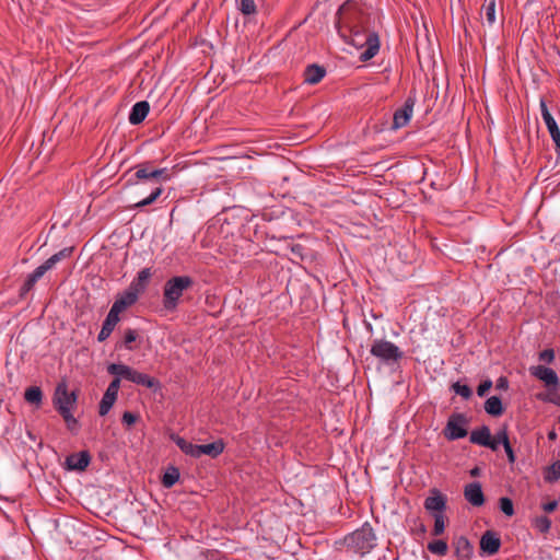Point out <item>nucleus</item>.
Instances as JSON below:
<instances>
[{
	"instance_id": "obj_1",
	"label": "nucleus",
	"mask_w": 560,
	"mask_h": 560,
	"mask_svg": "<svg viewBox=\"0 0 560 560\" xmlns=\"http://www.w3.org/2000/svg\"><path fill=\"white\" fill-rule=\"evenodd\" d=\"M368 14L353 0L343 2L336 13V28L340 37L358 49L365 50L360 55L361 61L372 59L380 51L381 40L376 32L366 27Z\"/></svg>"
},
{
	"instance_id": "obj_2",
	"label": "nucleus",
	"mask_w": 560,
	"mask_h": 560,
	"mask_svg": "<svg viewBox=\"0 0 560 560\" xmlns=\"http://www.w3.org/2000/svg\"><path fill=\"white\" fill-rule=\"evenodd\" d=\"M135 177L138 180H149L156 186L152 189L151 194L136 202L131 208H143L152 205L163 192L162 183L171 179V173L167 168H156L153 162L147 161L135 166Z\"/></svg>"
},
{
	"instance_id": "obj_3",
	"label": "nucleus",
	"mask_w": 560,
	"mask_h": 560,
	"mask_svg": "<svg viewBox=\"0 0 560 560\" xmlns=\"http://www.w3.org/2000/svg\"><path fill=\"white\" fill-rule=\"evenodd\" d=\"M338 544L337 541L336 545ZM340 544L347 551L363 556L376 546V536L373 528L365 523L361 528L347 535Z\"/></svg>"
},
{
	"instance_id": "obj_4",
	"label": "nucleus",
	"mask_w": 560,
	"mask_h": 560,
	"mask_svg": "<svg viewBox=\"0 0 560 560\" xmlns=\"http://www.w3.org/2000/svg\"><path fill=\"white\" fill-rule=\"evenodd\" d=\"M194 279L189 276H176L168 279L163 288V306L167 311L176 310L184 291L192 288Z\"/></svg>"
},
{
	"instance_id": "obj_5",
	"label": "nucleus",
	"mask_w": 560,
	"mask_h": 560,
	"mask_svg": "<svg viewBox=\"0 0 560 560\" xmlns=\"http://www.w3.org/2000/svg\"><path fill=\"white\" fill-rule=\"evenodd\" d=\"M107 372L115 376L130 381L137 385L151 388L154 392L161 388V383L158 378L152 377L145 373H141L129 365L122 363H112L107 366Z\"/></svg>"
},
{
	"instance_id": "obj_6",
	"label": "nucleus",
	"mask_w": 560,
	"mask_h": 560,
	"mask_svg": "<svg viewBox=\"0 0 560 560\" xmlns=\"http://www.w3.org/2000/svg\"><path fill=\"white\" fill-rule=\"evenodd\" d=\"M73 252L72 247H65L58 253L54 254L51 257H49L45 262H43L40 266H38L32 273L27 276L24 283L20 288V298L23 299L26 296V294L34 288L36 282L47 272L50 270L57 262H59L62 259L69 258Z\"/></svg>"
},
{
	"instance_id": "obj_7",
	"label": "nucleus",
	"mask_w": 560,
	"mask_h": 560,
	"mask_svg": "<svg viewBox=\"0 0 560 560\" xmlns=\"http://www.w3.org/2000/svg\"><path fill=\"white\" fill-rule=\"evenodd\" d=\"M77 400L78 390L69 392L65 381L57 384L52 397V405L59 415L62 413V408H68L69 411H72L77 405Z\"/></svg>"
},
{
	"instance_id": "obj_8",
	"label": "nucleus",
	"mask_w": 560,
	"mask_h": 560,
	"mask_svg": "<svg viewBox=\"0 0 560 560\" xmlns=\"http://www.w3.org/2000/svg\"><path fill=\"white\" fill-rule=\"evenodd\" d=\"M468 418L464 413L451 415L444 428V436L450 441L465 438L468 433Z\"/></svg>"
},
{
	"instance_id": "obj_9",
	"label": "nucleus",
	"mask_w": 560,
	"mask_h": 560,
	"mask_svg": "<svg viewBox=\"0 0 560 560\" xmlns=\"http://www.w3.org/2000/svg\"><path fill=\"white\" fill-rule=\"evenodd\" d=\"M416 104L415 94H410L404 104L394 112L392 129L398 130L407 126L413 115V107Z\"/></svg>"
},
{
	"instance_id": "obj_10",
	"label": "nucleus",
	"mask_w": 560,
	"mask_h": 560,
	"mask_svg": "<svg viewBox=\"0 0 560 560\" xmlns=\"http://www.w3.org/2000/svg\"><path fill=\"white\" fill-rule=\"evenodd\" d=\"M540 113L542 120L550 133V137L552 141L555 142L557 148H560V128L556 121V119L550 114L546 101L544 98H540L539 102Z\"/></svg>"
},
{
	"instance_id": "obj_11",
	"label": "nucleus",
	"mask_w": 560,
	"mask_h": 560,
	"mask_svg": "<svg viewBox=\"0 0 560 560\" xmlns=\"http://www.w3.org/2000/svg\"><path fill=\"white\" fill-rule=\"evenodd\" d=\"M529 373L532 376L544 382L545 385L548 387H553L555 389H557L559 386V377L557 373L550 368L544 365L530 366Z\"/></svg>"
},
{
	"instance_id": "obj_12",
	"label": "nucleus",
	"mask_w": 560,
	"mask_h": 560,
	"mask_svg": "<svg viewBox=\"0 0 560 560\" xmlns=\"http://www.w3.org/2000/svg\"><path fill=\"white\" fill-rule=\"evenodd\" d=\"M91 463L89 451L72 453L66 457L65 467L68 470L84 471Z\"/></svg>"
},
{
	"instance_id": "obj_13",
	"label": "nucleus",
	"mask_w": 560,
	"mask_h": 560,
	"mask_svg": "<svg viewBox=\"0 0 560 560\" xmlns=\"http://www.w3.org/2000/svg\"><path fill=\"white\" fill-rule=\"evenodd\" d=\"M424 509L433 515L444 514L446 498L439 490L433 489L431 495L424 500Z\"/></svg>"
},
{
	"instance_id": "obj_14",
	"label": "nucleus",
	"mask_w": 560,
	"mask_h": 560,
	"mask_svg": "<svg viewBox=\"0 0 560 560\" xmlns=\"http://www.w3.org/2000/svg\"><path fill=\"white\" fill-rule=\"evenodd\" d=\"M465 499L474 506H480L485 503V495L479 482H471L465 487Z\"/></svg>"
},
{
	"instance_id": "obj_15",
	"label": "nucleus",
	"mask_w": 560,
	"mask_h": 560,
	"mask_svg": "<svg viewBox=\"0 0 560 560\" xmlns=\"http://www.w3.org/2000/svg\"><path fill=\"white\" fill-rule=\"evenodd\" d=\"M225 444L222 440H217L209 444H200L197 445V454L196 458L201 457L202 455H208L211 458H217L224 451Z\"/></svg>"
},
{
	"instance_id": "obj_16",
	"label": "nucleus",
	"mask_w": 560,
	"mask_h": 560,
	"mask_svg": "<svg viewBox=\"0 0 560 560\" xmlns=\"http://www.w3.org/2000/svg\"><path fill=\"white\" fill-rule=\"evenodd\" d=\"M138 298L139 296H137L135 292H131L127 289L124 291V293L116 296V300L110 308L120 314L128 307L132 306L138 301Z\"/></svg>"
},
{
	"instance_id": "obj_17",
	"label": "nucleus",
	"mask_w": 560,
	"mask_h": 560,
	"mask_svg": "<svg viewBox=\"0 0 560 560\" xmlns=\"http://www.w3.org/2000/svg\"><path fill=\"white\" fill-rule=\"evenodd\" d=\"M501 540L493 532H486L480 539V548L488 555H494L499 551Z\"/></svg>"
},
{
	"instance_id": "obj_18",
	"label": "nucleus",
	"mask_w": 560,
	"mask_h": 560,
	"mask_svg": "<svg viewBox=\"0 0 560 560\" xmlns=\"http://www.w3.org/2000/svg\"><path fill=\"white\" fill-rule=\"evenodd\" d=\"M151 276V269L143 268L141 271L138 272V276L131 281L128 290L135 292L136 295L139 296V294L144 292V290L147 289Z\"/></svg>"
},
{
	"instance_id": "obj_19",
	"label": "nucleus",
	"mask_w": 560,
	"mask_h": 560,
	"mask_svg": "<svg viewBox=\"0 0 560 560\" xmlns=\"http://www.w3.org/2000/svg\"><path fill=\"white\" fill-rule=\"evenodd\" d=\"M325 74L326 69L323 66L316 63L308 65L303 73L304 82L312 85L317 84L323 80Z\"/></svg>"
},
{
	"instance_id": "obj_20",
	"label": "nucleus",
	"mask_w": 560,
	"mask_h": 560,
	"mask_svg": "<svg viewBox=\"0 0 560 560\" xmlns=\"http://www.w3.org/2000/svg\"><path fill=\"white\" fill-rule=\"evenodd\" d=\"M150 110V105L147 101H141L136 103L129 114V122L131 125L141 124L145 117L148 116Z\"/></svg>"
},
{
	"instance_id": "obj_21",
	"label": "nucleus",
	"mask_w": 560,
	"mask_h": 560,
	"mask_svg": "<svg viewBox=\"0 0 560 560\" xmlns=\"http://www.w3.org/2000/svg\"><path fill=\"white\" fill-rule=\"evenodd\" d=\"M490 436V429L487 425H481L470 432L469 441L472 444L485 446L489 444Z\"/></svg>"
},
{
	"instance_id": "obj_22",
	"label": "nucleus",
	"mask_w": 560,
	"mask_h": 560,
	"mask_svg": "<svg viewBox=\"0 0 560 560\" xmlns=\"http://www.w3.org/2000/svg\"><path fill=\"white\" fill-rule=\"evenodd\" d=\"M171 439L183 453L196 458L198 444H192L191 442H188L187 440L177 434H172Z\"/></svg>"
},
{
	"instance_id": "obj_23",
	"label": "nucleus",
	"mask_w": 560,
	"mask_h": 560,
	"mask_svg": "<svg viewBox=\"0 0 560 560\" xmlns=\"http://www.w3.org/2000/svg\"><path fill=\"white\" fill-rule=\"evenodd\" d=\"M485 410L487 413L498 417L503 412L502 401L498 396L489 397L485 402Z\"/></svg>"
},
{
	"instance_id": "obj_24",
	"label": "nucleus",
	"mask_w": 560,
	"mask_h": 560,
	"mask_svg": "<svg viewBox=\"0 0 560 560\" xmlns=\"http://www.w3.org/2000/svg\"><path fill=\"white\" fill-rule=\"evenodd\" d=\"M24 399L32 405L40 406L43 401V392L38 386H31L24 393Z\"/></svg>"
},
{
	"instance_id": "obj_25",
	"label": "nucleus",
	"mask_w": 560,
	"mask_h": 560,
	"mask_svg": "<svg viewBox=\"0 0 560 560\" xmlns=\"http://www.w3.org/2000/svg\"><path fill=\"white\" fill-rule=\"evenodd\" d=\"M179 469L175 466H170L162 477V485L165 488H172L179 479Z\"/></svg>"
},
{
	"instance_id": "obj_26",
	"label": "nucleus",
	"mask_w": 560,
	"mask_h": 560,
	"mask_svg": "<svg viewBox=\"0 0 560 560\" xmlns=\"http://www.w3.org/2000/svg\"><path fill=\"white\" fill-rule=\"evenodd\" d=\"M482 16L489 26H492L497 21L495 14V0H485Z\"/></svg>"
},
{
	"instance_id": "obj_27",
	"label": "nucleus",
	"mask_w": 560,
	"mask_h": 560,
	"mask_svg": "<svg viewBox=\"0 0 560 560\" xmlns=\"http://www.w3.org/2000/svg\"><path fill=\"white\" fill-rule=\"evenodd\" d=\"M456 555L463 559H466L470 556L472 551V547L467 538L460 537L457 539L456 545Z\"/></svg>"
},
{
	"instance_id": "obj_28",
	"label": "nucleus",
	"mask_w": 560,
	"mask_h": 560,
	"mask_svg": "<svg viewBox=\"0 0 560 560\" xmlns=\"http://www.w3.org/2000/svg\"><path fill=\"white\" fill-rule=\"evenodd\" d=\"M117 397L107 393H104L98 407L100 416H106L112 407L114 406Z\"/></svg>"
},
{
	"instance_id": "obj_29",
	"label": "nucleus",
	"mask_w": 560,
	"mask_h": 560,
	"mask_svg": "<svg viewBox=\"0 0 560 560\" xmlns=\"http://www.w3.org/2000/svg\"><path fill=\"white\" fill-rule=\"evenodd\" d=\"M372 355L378 359V363L376 364V369H380L381 363L385 361V340H376L371 349Z\"/></svg>"
},
{
	"instance_id": "obj_30",
	"label": "nucleus",
	"mask_w": 560,
	"mask_h": 560,
	"mask_svg": "<svg viewBox=\"0 0 560 560\" xmlns=\"http://www.w3.org/2000/svg\"><path fill=\"white\" fill-rule=\"evenodd\" d=\"M447 544L442 539L433 540L428 544V550L436 556L443 557L447 553Z\"/></svg>"
},
{
	"instance_id": "obj_31",
	"label": "nucleus",
	"mask_w": 560,
	"mask_h": 560,
	"mask_svg": "<svg viewBox=\"0 0 560 560\" xmlns=\"http://www.w3.org/2000/svg\"><path fill=\"white\" fill-rule=\"evenodd\" d=\"M236 3L243 15H254L257 12L255 0H236Z\"/></svg>"
},
{
	"instance_id": "obj_32",
	"label": "nucleus",
	"mask_w": 560,
	"mask_h": 560,
	"mask_svg": "<svg viewBox=\"0 0 560 560\" xmlns=\"http://www.w3.org/2000/svg\"><path fill=\"white\" fill-rule=\"evenodd\" d=\"M402 358V351L394 343L387 341V366L396 364Z\"/></svg>"
},
{
	"instance_id": "obj_33",
	"label": "nucleus",
	"mask_w": 560,
	"mask_h": 560,
	"mask_svg": "<svg viewBox=\"0 0 560 560\" xmlns=\"http://www.w3.org/2000/svg\"><path fill=\"white\" fill-rule=\"evenodd\" d=\"M544 478L547 482H555L560 478V460L547 467Z\"/></svg>"
},
{
	"instance_id": "obj_34",
	"label": "nucleus",
	"mask_w": 560,
	"mask_h": 560,
	"mask_svg": "<svg viewBox=\"0 0 560 560\" xmlns=\"http://www.w3.org/2000/svg\"><path fill=\"white\" fill-rule=\"evenodd\" d=\"M139 334L137 330L128 328L124 332V346L127 350H135L137 347L132 346V343L138 339Z\"/></svg>"
},
{
	"instance_id": "obj_35",
	"label": "nucleus",
	"mask_w": 560,
	"mask_h": 560,
	"mask_svg": "<svg viewBox=\"0 0 560 560\" xmlns=\"http://www.w3.org/2000/svg\"><path fill=\"white\" fill-rule=\"evenodd\" d=\"M434 518V526H433V535L440 536L445 530V515L444 514H436L433 515Z\"/></svg>"
},
{
	"instance_id": "obj_36",
	"label": "nucleus",
	"mask_w": 560,
	"mask_h": 560,
	"mask_svg": "<svg viewBox=\"0 0 560 560\" xmlns=\"http://www.w3.org/2000/svg\"><path fill=\"white\" fill-rule=\"evenodd\" d=\"M119 320H120L119 313H117L116 311H113L110 308L105 320L103 322V325L109 327V329H112L114 331V329H115L116 325L119 323Z\"/></svg>"
},
{
	"instance_id": "obj_37",
	"label": "nucleus",
	"mask_w": 560,
	"mask_h": 560,
	"mask_svg": "<svg viewBox=\"0 0 560 560\" xmlns=\"http://www.w3.org/2000/svg\"><path fill=\"white\" fill-rule=\"evenodd\" d=\"M60 416L65 420L69 430L72 431L78 427V420L73 417L72 411H69L68 408H62V413Z\"/></svg>"
},
{
	"instance_id": "obj_38",
	"label": "nucleus",
	"mask_w": 560,
	"mask_h": 560,
	"mask_svg": "<svg viewBox=\"0 0 560 560\" xmlns=\"http://www.w3.org/2000/svg\"><path fill=\"white\" fill-rule=\"evenodd\" d=\"M452 387H453V390H454L457 395L462 396V397H463V398H465V399L470 398V396H471V394H472V392H471V389H470V387H469L468 385H466V384H462V383H459V382H456L455 384H453V386H452Z\"/></svg>"
},
{
	"instance_id": "obj_39",
	"label": "nucleus",
	"mask_w": 560,
	"mask_h": 560,
	"mask_svg": "<svg viewBox=\"0 0 560 560\" xmlns=\"http://www.w3.org/2000/svg\"><path fill=\"white\" fill-rule=\"evenodd\" d=\"M500 510L506 515L512 516L514 514V506L511 499L503 497L499 501Z\"/></svg>"
},
{
	"instance_id": "obj_40",
	"label": "nucleus",
	"mask_w": 560,
	"mask_h": 560,
	"mask_svg": "<svg viewBox=\"0 0 560 560\" xmlns=\"http://www.w3.org/2000/svg\"><path fill=\"white\" fill-rule=\"evenodd\" d=\"M535 526L541 533H547L550 529L551 522L547 516H539L535 520Z\"/></svg>"
},
{
	"instance_id": "obj_41",
	"label": "nucleus",
	"mask_w": 560,
	"mask_h": 560,
	"mask_svg": "<svg viewBox=\"0 0 560 560\" xmlns=\"http://www.w3.org/2000/svg\"><path fill=\"white\" fill-rule=\"evenodd\" d=\"M120 377L121 376H116L108 385L107 389L105 390V393L107 394H110V395H114V396H118V392H119V388H120Z\"/></svg>"
},
{
	"instance_id": "obj_42",
	"label": "nucleus",
	"mask_w": 560,
	"mask_h": 560,
	"mask_svg": "<svg viewBox=\"0 0 560 560\" xmlns=\"http://www.w3.org/2000/svg\"><path fill=\"white\" fill-rule=\"evenodd\" d=\"M304 250H305V247L301 244H293L290 246V252L292 254V259L294 258H299V259H303L304 258Z\"/></svg>"
},
{
	"instance_id": "obj_43",
	"label": "nucleus",
	"mask_w": 560,
	"mask_h": 560,
	"mask_svg": "<svg viewBox=\"0 0 560 560\" xmlns=\"http://www.w3.org/2000/svg\"><path fill=\"white\" fill-rule=\"evenodd\" d=\"M138 415L132 413L130 411H125L121 418V421L124 424L130 427L135 424L138 421Z\"/></svg>"
},
{
	"instance_id": "obj_44",
	"label": "nucleus",
	"mask_w": 560,
	"mask_h": 560,
	"mask_svg": "<svg viewBox=\"0 0 560 560\" xmlns=\"http://www.w3.org/2000/svg\"><path fill=\"white\" fill-rule=\"evenodd\" d=\"M539 360L546 363H552L555 360V351L552 349H546L539 353Z\"/></svg>"
},
{
	"instance_id": "obj_45",
	"label": "nucleus",
	"mask_w": 560,
	"mask_h": 560,
	"mask_svg": "<svg viewBox=\"0 0 560 560\" xmlns=\"http://www.w3.org/2000/svg\"><path fill=\"white\" fill-rule=\"evenodd\" d=\"M493 438L503 446L505 445V443H510L506 429L499 430Z\"/></svg>"
},
{
	"instance_id": "obj_46",
	"label": "nucleus",
	"mask_w": 560,
	"mask_h": 560,
	"mask_svg": "<svg viewBox=\"0 0 560 560\" xmlns=\"http://www.w3.org/2000/svg\"><path fill=\"white\" fill-rule=\"evenodd\" d=\"M113 330L109 327L102 325L101 331L97 335V340L100 342L105 341L110 335Z\"/></svg>"
},
{
	"instance_id": "obj_47",
	"label": "nucleus",
	"mask_w": 560,
	"mask_h": 560,
	"mask_svg": "<svg viewBox=\"0 0 560 560\" xmlns=\"http://www.w3.org/2000/svg\"><path fill=\"white\" fill-rule=\"evenodd\" d=\"M113 330L109 327L102 325L101 331L97 335V340L100 342L105 341L110 335Z\"/></svg>"
},
{
	"instance_id": "obj_48",
	"label": "nucleus",
	"mask_w": 560,
	"mask_h": 560,
	"mask_svg": "<svg viewBox=\"0 0 560 560\" xmlns=\"http://www.w3.org/2000/svg\"><path fill=\"white\" fill-rule=\"evenodd\" d=\"M491 386L492 382L490 380L482 382L477 388L478 396H483L491 388Z\"/></svg>"
},
{
	"instance_id": "obj_49",
	"label": "nucleus",
	"mask_w": 560,
	"mask_h": 560,
	"mask_svg": "<svg viewBox=\"0 0 560 560\" xmlns=\"http://www.w3.org/2000/svg\"><path fill=\"white\" fill-rule=\"evenodd\" d=\"M503 447L506 453L509 463L513 464L516 460V457H515L514 451L511 446V443H505V445Z\"/></svg>"
},
{
	"instance_id": "obj_50",
	"label": "nucleus",
	"mask_w": 560,
	"mask_h": 560,
	"mask_svg": "<svg viewBox=\"0 0 560 560\" xmlns=\"http://www.w3.org/2000/svg\"><path fill=\"white\" fill-rule=\"evenodd\" d=\"M558 506V501H550V502H547L542 505V509L545 512L547 513H550V512H553Z\"/></svg>"
},
{
	"instance_id": "obj_51",
	"label": "nucleus",
	"mask_w": 560,
	"mask_h": 560,
	"mask_svg": "<svg viewBox=\"0 0 560 560\" xmlns=\"http://www.w3.org/2000/svg\"><path fill=\"white\" fill-rule=\"evenodd\" d=\"M509 387V382L505 377H500L498 381H497V388L499 389H508Z\"/></svg>"
},
{
	"instance_id": "obj_52",
	"label": "nucleus",
	"mask_w": 560,
	"mask_h": 560,
	"mask_svg": "<svg viewBox=\"0 0 560 560\" xmlns=\"http://www.w3.org/2000/svg\"><path fill=\"white\" fill-rule=\"evenodd\" d=\"M500 443L492 436H490L489 444H486L485 447H489L492 451H497L499 448Z\"/></svg>"
},
{
	"instance_id": "obj_53",
	"label": "nucleus",
	"mask_w": 560,
	"mask_h": 560,
	"mask_svg": "<svg viewBox=\"0 0 560 560\" xmlns=\"http://www.w3.org/2000/svg\"><path fill=\"white\" fill-rule=\"evenodd\" d=\"M368 128L374 133H380L383 131V124L375 122L372 126H369Z\"/></svg>"
},
{
	"instance_id": "obj_54",
	"label": "nucleus",
	"mask_w": 560,
	"mask_h": 560,
	"mask_svg": "<svg viewBox=\"0 0 560 560\" xmlns=\"http://www.w3.org/2000/svg\"><path fill=\"white\" fill-rule=\"evenodd\" d=\"M470 474H471V476H478L479 475V469L478 468H474V469H471Z\"/></svg>"
},
{
	"instance_id": "obj_55",
	"label": "nucleus",
	"mask_w": 560,
	"mask_h": 560,
	"mask_svg": "<svg viewBox=\"0 0 560 560\" xmlns=\"http://www.w3.org/2000/svg\"><path fill=\"white\" fill-rule=\"evenodd\" d=\"M555 438H556V433L555 432L549 433V439H555Z\"/></svg>"
}]
</instances>
